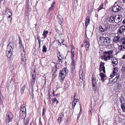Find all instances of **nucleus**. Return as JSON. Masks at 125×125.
Returning a JSON list of instances; mask_svg holds the SVG:
<instances>
[{"label":"nucleus","mask_w":125,"mask_h":125,"mask_svg":"<svg viewBox=\"0 0 125 125\" xmlns=\"http://www.w3.org/2000/svg\"><path fill=\"white\" fill-rule=\"evenodd\" d=\"M110 41L109 38L101 37L100 38L98 42L100 45L105 46L106 48H109V46L110 45L109 44Z\"/></svg>","instance_id":"nucleus-1"},{"label":"nucleus","mask_w":125,"mask_h":125,"mask_svg":"<svg viewBox=\"0 0 125 125\" xmlns=\"http://www.w3.org/2000/svg\"><path fill=\"white\" fill-rule=\"evenodd\" d=\"M112 51H109L104 52L101 56L102 59L105 61L109 60L113 57Z\"/></svg>","instance_id":"nucleus-2"},{"label":"nucleus","mask_w":125,"mask_h":125,"mask_svg":"<svg viewBox=\"0 0 125 125\" xmlns=\"http://www.w3.org/2000/svg\"><path fill=\"white\" fill-rule=\"evenodd\" d=\"M121 0H118V2H116L115 3L112 9V10L113 12H117L123 9L121 7V5H122L120 1Z\"/></svg>","instance_id":"nucleus-3"},{"label":"nucleus","mask_w":125,"mask_h":125,"mask_svg":"<svg viewBox=\"0 0 125 125\" xmlns=\"http://www.w3.org/2000/svg\"><path fill=\"white\" fill-rule=\"evenodd\" d=\"M14 46V45L13 43L10 42L7 46L6 52V55L8 57L10 58L11 57Z\"/></svg>","instance_id":"nucleus-4"},{"label":"nucleus","mask_w":125,"mask_h":125,"mask_svg":"<svg viewBox=\"0 0 125 125\" xmlns=\"http://www.w3.org/2000/svg\"><path fill=\"white\" fill-rule=\"evenodd\" d=\"M67 68H65L60 71L59 76L61 80H63L65 77L66 73Z\"/></svg>","instance_id":"nucleus-5"},{"label":"nucleus","mask_w":125,"mask_h":125,"mask_svg":"<svg viewBox=\"0 0 125 125\" xmlns=\"http://www.w3.org/2000/svg\"><path fill=\"white\" fill-rule=\"evenodd\" d=\"M51 66L53 68V69L52 70V71L53 72L52 77L55 78L56 76V72L57 69V68L56 67L57 65H56L55 63L54 62H52L51 63Z\"/></svg>","instance_id":"nucleus-6"},{"label":"nucleus","mask_w":125,"mask_h":125,"mask_svg":"<svg viewBox=\"0 0 125 125\" xmlns=\"http://www.w3.org/2000/svg\"><path fill=\"white\" fill-rule=\"evenodd\" d=\"M21 52V63L23 65H24L26 64V59L25 57V51Z\"/></svg>","instance_id":"nucleus-7"},{"label":"nucleus","mask_w":125,"mask_h":125,"mask_svg":"<svg viewBox=\"0 0 125 125\" xmlns=\"http://www.w3.org/2000/svg\"><path fill=\"white\" fill-rule=\"evenodd\" d=\"M122 17L121 15H116L115 16V22L118 23L122 20Z\"/></svg>","instance_id":"nucleus-8"},{"label":"nucleus","mask_w":125,"mask_h":125,"mask_svg":"<svg viewBox=\"0 0 125 125\" xmlns=\"http://www.w3.org/2000/svg\"><path fill=\"white\" fill-rule=\"evenodd\" d=\"M118 73V68H114V70L113 71L112 74L111 75V76L112 77H113L117 76V74L119 75V76L120 75V74L117 73Z\"/></svg>","instance_id":"nucleus-9"},{"label":"nucleus","mask_w":125,"mask_h":125,"mask_svg":"<svg viewBox=\"0 0 125 125\" xmlns=\"http://www.w3.org/2000/svg\"><path fill=\"white\" fill-rule=\"evenodd\" d=\"M112 77L110 78L109 80V82L110 83H114L117 80V79H119V75L117 74V76L115 77V78H113Z\"/></svg>","instance_id":"nucleus-10"},{"label":"nucleus","mask_w":125,"mask_h":125,"mask_svg":"<svg viewBox=\"0 0 125 125\" xmlns=\"http://www.w3.org/2000/svg\"><path fill=\"white\" fill-rule=\"evenodd\" d=\"M7 117H8L9 122V123L12 121V119L13 117L14 116L11 112H9L7 114Z\"/></svg>","instance_id":"nucleus-11"},{"label":"nucleus","mask_w":125,"mask_h":125,"mask_svg":"<svg viewBox=\"0 0 125 125\" xmlns=\"http://www.w3.org/2000/svg\"><path fill=\"white\" fill-rule=\"evenodd\" d=\"M104 63L102 62L101 63L99 66V70L100 72H101L102 70L103 71V72L105 73V67L104 66Z\"/></svg>","instance_id":"nucleus-12"},{"label":"nucleus","mask_w":125,"mask_h":125,"mask_svg":"<svg viewBox=\"0 0 125 125\" xmlns=\"http://www.w3.org/2000/svg\"><path fill=\"white\" fill-rule=\"evenodd\" d=\"M120 37L119 36H117L114 37L113 39V41L115 43H118L120 41Z\"/></svg>","instance_id":"nucleus-13"},{"label":"nucleus","mask_w":125,"mask_h":125,"mask_svg":"<svg viewBox=\"0 0 125 125\" xmlns=\"http://www.w3.org/2000/svg\"><path fill=\"white\" fill-rule=\"evenodd\" d=\"M112 63L113 64L114 66H116L118 63L117 59L116 58H115L112 60Z\"/></svg>","instance_id":"nucleus-14"},{"label":"nucleus","mask_w":125,"mask_h":125,"mask_svg":"<svg viewBox=\"0 0 125 125\" xmlns=\"http://www.w3.org/2000/svg\"><path fill=\"white\" fill-rule=\"evenodd\" d=\"M21 41L20 38L19 39V44H20V51H24V48L23 46L21 44Z\"/></svg>","instance_id":"nucleus-15"},{"label":"nucleus","mask_w":125,"mask_h":125,"mask_svg":"<svg viewBox=\"0 0 125 125\" xmlns=\"http://www.w3.org/2000/svg\"><path fill=\"white\" fill-rule=\"evenodd\" d=\"M115 17L114 15H112L110 17L109 21L110 22H115Z\"/></svg>","instance_id":"nucleus-16"},{"label":"nucleus","mask_w":125,"mask_h":125,"mask_svg":"<svg viewBox=\"0 0 125 125\" xmlns=\"http://www.w3.org/2000/svg\"><path fill=\"white\" fill-rule=\"evenodd\" d=\"M118 47L119 51H123L125 49V45H124L121 44L120 45H118Z\"/></svg>","instance_id":"nucleus-17"},{"label":"nucleus","mask_w":125,"mask_h":125,"mask_svg":"<svg viewBox=\"0 0 125 125\" xmlns=\"http://www.w3.org/2000/svg\"><path fill=\"white\" fill-rule=\"evenodd\" d=\"M20 118L21 119L25 118L26 116V112H24L23 113L22 112H20Z\"/></svg>","instance_id":"nucleus-18"},{"label":"nucleus","mask_w":125,"mask_h":125,"mask_svg":"<svg viewBox=\"0 0 125 125\" xmlns=\"http://www.w3.org/2000/svg\"><path fill=\"white\" fill-rule=\"evenodd\" d=\"M26 107L24 105H22L20 109V112H22V113L24 112H26Z\"/></svg>","instance_id":"nucleus-19"},{"label":"nucleus","mask_w":125,"mask_h":125,"mask_svg":"<svg viewBox=\"0 0 125 125\" xmlns=\"http://www.w3.org/2000/svg\"><path fill=\"white\" fill-rule=\"evenodd\" d=\"M120 99V102L122 103L121 104H125V100L123 96H121Z\"/></svg>","instance_id":"nucleus-20"},{"label":"nucleus","mask_w":125,"mask_h":125,"mask_svg":"<svg viewBox=\"0 0 125 125\" xmlns=\"http://www.w3.org/2000/svg\"><path fill=\"white\" fill-rule=\"evenodd\" d=\"M110 27V25L109 23H107L105 25V28L104 30L105 31H107L109 29Z\"/></svg>","instance_id":"nucleus-21"},{"label":"nucleus","mask_w":125,"mask_h":125,"mask_svg":"<svg viewBox=\"0 0 125 125\" xmlns=\"http://www.w3.org/2000/svg\"><path fill=\"white\" fill-rule=\"evenodd\" d=\"M119 42L121 44H122L125 45V39L121 38L120 39Z\"/></svg>","instance_id":"nucleus-22"},{"label":"nucleus","mask_w":125,"mask_h":125,"mask_svg":"<svg viewBox=\"0 0 125 125\" xmlns=\"http://www.w3.org/2000/svg\"><path fill=\"white\" fill-rule=\"evenodd\" d=\"M61 54L60 52H59L57 53V56L58 57V58L59 59V61L61 62L62 61V60L61 59V58H62Z\"/></svg>","instance_id":"nucleus-23"},{"label":"nucleus","mask_w":125,"mask_h":125,"mask_svg":"<svg viewBox=\"0 0 125 125\" xmlns=\"http://www.w3.org/2000/svg\"><path fill=\"white\" fill-rule=\"evenodd\" d=\"M71 56L72 62H76V60H75V58L74 57V54H71Z\"/></svg>","instance_id":"nucleus-24"},{"label":"nucleus","mask_w":125,"mask_h":125,"mask_svg":"<svg viewBox=\"0 0 125 125\" xmlns=\"http://www.w3.org/2000/svg\"><path fill=\"white\" fill-rule=\"evenodd\" d=\"M83 71L82 70H80L79 71V74L80 78V79H82L83 78V75H82Z\"/></svg>","instance_id":"nucleus-25"},{"label":"nucleus","mask_w":125,"mask_h":125,"mask_svg":"<svg viewBox=\"0 0 125 125\" xmlns=\"http://www.w3.org/2000/svg\"><path fill=\"white\" fill-rule=\"evenodd\" d=\"M25 88V85L23 86L21 89V94H23L24 93V91Z\"/></svg>","instance_id":"nucleus-26"},{"label":"nucleus","mask_w":125,"mask_h":125,"mask_svg":"<svg viewBox=\"0 0 125 125\" xmlns=\"http://www.w3.org/2000/svg\"><path fill=\"white\" fill-rule=\"evenodd\" d=\"M121 108V109L123 110V111L124 112H125V104H120Z\"/></svg>","instance_id":"nucleus-27"},{"label":"nucleus","mask_w":125,"mask_h":125,"mask_svg":"<svg viewBox=\"0 0 125 125\" xmlns=\"http://www.w3.org/2000/svg\"><path fill=\"white\" fill-rule=\"evenodd\" d=\"M100 75L101 80L104 81V77L105 75L103 73H100Z\"/></svg>","instance_id":"nucleus-28"},{"label":"nucleus","mask_w":125,"mask_h":125,"mask_svg":"<svg viewBox=\"0 0 125 125\" xmlns=\"http://www.w3.org/2000/svg\"><path fill=\"white\" fill-rule=\"evenodd\" d=\"M48 33V31H44L43 32V33L42 34V35L44 36V37L46 38V34Z\"/></svg>","instance_id":"nucleus-29"},{"label":"nucleus","mask_w":125,"mask_h":125,"mask_svg":"<svg viewBox=\"0 0 125 125\" xmlns=\"http://www.w3.org/2000/svg\"><path fill=\"white\" fill-rule=\"evenodd\" d=\"M71 72L72 75L73 76L74 75L76 72L75 69H71Z\"/></svg>","instance_id":"nucleus-30"},{"label":"nucleus","mask_w":125,"mask_h":125,"mask_svg":"<svg viewBox=\"0 0 125 125\" xmlns=\"http://www.w3.org/2000/svg\"><path fill=\"white\" fill-rule=\"evenodd\" d=\"M75 62H72L71 63V69H75Z\"/></svg>","instance_id":"nucleus-31"},{"label":"nucleus","mask_w":125,"mask_h":125,"mask_svg":"<svg viewBox=\"0 0 125 125\" xmlns=\"http://www.w3.org/2000/svg\"><path fill=\"white\" fill-rule=\"evenodd\" d=\"M90 21V20L89 18L87 17L86 18V27L89 24Z\"/></svg>","instance_id":"nucleus-32"},{"label":"nucleus","mask_w":125,"mask_h":125,"mask_svg":"<svg viewBox=\"0 0 125 125\" xmlns=\"http://www.w3.org/2000/svg\"><path fill=\"white\" fill-rule=\"evenodd\" d=\"M103 3H101L99 7L97 9V11L98 12L99 10H101L103 9Z\"/></svg>","instance_id":"nucleus-33"},{"label":"nucleus","mask_w":125,"mask_h":125,"mask_svg":"<svg viewBox=\"0 0 125 125\" xmlns=\"http://www.w3.org/2000/svg\"><path fill=\"white\" fill-rule=\"evenodd\" d=\"M92 85L93 86H96L97 83L96 80H92Z\"/></svg>","instance_id":"nucleus-34"},{"label":"nucleus","mask_w":125,"mask_h":125,"mask_svg":"<svg viewBox=\"0 0 125 125\" xmlns=\"http://www.w3.org/2000/svg\"><path fill=\"white\" fill-rule=\"evenodd\" d=\"M47 48L45 46V45L43 46L42 50V52H47Z\"/></svg>","instance_id":"nucleus-35"},{"label":"nucleus","mask_w":125,"mask_h":125,"mask_svg":"<svg viewBox=\"0 0 125 125\" xmlns=\"http://www.w3.org/2000/svg\"><path fill=\"white\" fill-rule=\"evenodd\" d=\"M122 30V31L124 32L125 30V26H122L119 28Z\"/></svg>","instance_id":"nucleus-36"},{"label":"nucleus","mask_w":125,"mask_h":125,"mask_svg":"<svg viewBox=\"0 0 125 125\" xmlns=\"http://www.w3.org/2000/svg\"><path fill=\"white\" fill-rule=\"evenodd\" d=\"M78 95L77 94H75L74 95V100L73 101V103H75L76 104L77 102H76L75 100L76 99V97L77 95Z\"/></svg>","instance_id":"nucleus-37"},{"label":"nucleus","mask_w":125,"mask_h":125,"mask_svg":"<svg viewBox=\"0 0 125 125\" xmlns=\"http://www.w3.org/2000/svg\"><path fill=\"white\" fill-rule=\"evenodd\" d=\"M36 76L35 71L33 72V73L32 74V79H36Z\"/></svg>","instance_id":"nucleus-38"},{"label":"nucleus","mask_w":125,"mask_h":125,"mask_svg":"<svg viewBox=\"0 0 125 125\" xmlns=\"http://www.w3.org/2000/svg\"><path fill=\"white\" fill-rule=\"evenodd\" d=\"M64 114L63 112L60 113L59 114V117L61 118H62L64 117Z\"/></svg>","instance_id":"nucleus-39"},{"label":"nucleus","mask_w":125,"mask_h":125,"mask_svg":"<svg viewBox=\"0 0 125 125\" xmlns=\"http://www.w3.org/2000/svg\"><path fill=\"white\" fill-rule=\"evenodd\" d=\"M121 30L119 28L118 31L117 33L119 35H120L122 33L124 32L123 31H122V30Z\"/></svg>","instance_id":"nucleus-40"},{"label":"nucleus","mask_w":125,"mask_h":125,"mask_svg":"<svg viewBox=\"0 0 125 125\" xmlns=\"http://www.w3.org/2000/svg\"><path fill=\"white\" fill-rule=\"evenodd\" d=\"M35 79H32L31 80V84L32 85H33L35 82Z\"/></svg>","instance_id":"nucleus-41"},{"label":"nucleus","mask_w":125,"mask_h":125,"mask_svg":"<svg viewBox=\"0 0 125 125\" xmlns=\"http://www.w3.org/2000/svg\"><path fill=\"white\" fill-rule=\"evenodd\" d=\"M54 8L55 7H51L49 8V10H48V12H50L51 11L54 10Z\"/></svg>","instance_id":"nucleus-42"},{"label":"nucleus","mask_w":125,"mask_h":125,"mask_svg":"<svg viewBox=\"0 0 125 125\" xmlns=\"http://www.w3.org/2000/svg\"><path fill=\"white\" fill-rule=\"evenodd\" d=\"M99 28L100 31H101L102 32H103L104 31H105V30H104V29H103L101 26H100Z\"/></svg>","instance_id":"nucleus-43"},{"label":"nucleus","mask_w":125,"mask_h":125,"mask_svg":"<svg viewBox=\"0 0 125 125\" xmlns=\"http://www.w3.org/2000/svg\"><path fill=\"white\" fill-rule=\"evenodd\" d=\"M86 40L85 39H84V41L83 44H82L81 45V47H83L84 45L85 46H86Z\"/></svg>","instance_id":"nucleus-44"},{"label":"nucleus","mask_w":125,"mask_h":125,"mask_svg":"<svg viewBox=\"0 0 125 125\" xmlns=\"http://www.w3.org/2000/svg\"><path fill=\"white\" fill-rule=\"evenodd\" d=\"M11 15H12L10 14V15H9L8 16V21H11V20L12 19V18H10L11 16Z\"/></svg>","instance_id":"nucleus-45"},{"label":"nucleus","mask_w":125,"mask_h":125,"mask_svg":"<svg viewBox=\"0 0 125 125\" xmlns=\"http://www.w3.org/2000/svg\"><path fill=\"white\" fill-rule=\"evenodd\" d=\"M62 118L60 117H59L57 119V121L59 123H60L61 122L62 120Z\"/></svg>","instance_id":"nucleus-46"},{"label":"nucleus","mask_w":125,"mask_h":125,"mask_svg":"<svg viewBox=\"0 0 125 125\" xmlns=\"http://www.w3.org/2000/svg\"><path fill=\"white\" fill-rule=\"evenodd\" d=\"M96 76L94 75H93L92 78V80H96Z\"/></svg>","instance_id":"nucleus-47"},{"label":"nucleus","mask_w":125,"mask_h":125,"mask_svg":"<svg viewBox=\"0 0 125 125\" xmlns=\"http://www.w3.org/2000/svg\"><path fill=\"white\" fill-rule=\"evenodd\" d=\"M75 50L74 49L72 48L71 52V54H74Z\"/></svg>","instance_id":"nucleus-48"},{"label":"nucleus","mask_w":125,"mask_h":125,"mask_svg":"<svg viewBox=\"0 0 125 125\" xmlns=\"http://www.w3.org/2000/svg\"><path fill=\"white\" fill-rule=\"evenodd\" d=\"M57 97H56L55 98H53L52 101L53 103H55L56 101L57 100Z\"/></svg>","instance_id":"nucleus-49"},{"label":"nucleus","mask_w":125,"mask_h":125,"mask_svg":"<svg viewBox=\"0 0 125 125\" xmlns=\"http://www.w3.org/2000/svg\"><path fill=\"white\" fill-rule=\"evenodd\" d=\"M7 12V14L9 15H12L11 13L9 10H6V13Z\"/></svg>","instance_id":"nucleus-50"},{"label":"nucleus","mask_w":125,"mask_h":125,"mask_svg":"<svg viewBox=\"0 0 125 125\" xmlns=\"http://www.w3.org/2000/svg\"><path fill=\"white\" fill-rule=\"evenodd\" d=\"M90 43L88 41H86V47L88 48L89 47Z\"/></svg>","instance_id":"nucleus-51"},{"label":"nucleus","mask_w":125,"mask_h":125,"mask_svg":"<svg viewBox=\"0 0 125 125\" xmlns=\"http://www.w3.org/2000/svg\"><path fill=\"white\" fill-rule=\"evenodd\" d=\"M29 6L28 3H26V8L28 10L29 8Z\"/></svg>","instance_id":"nucleus-52"},{"label":"nucleus","mask_w":125,"mask_h":125,"mask_svg":"<svg viewBox=\"0 0 125 125\" xmlns=\"http://www.w3.org/2000/svg\"><path fill=\"white\" fill-rule=\"evenodd\" d=\"M76 104L75 103H72V108L74 109V108L75 106V105Z\"/></svg>","instance_id":"nucleus-53"},{"label":"nucleus","mask_w":125,"mask_h":125,"mask_svg":"<svg viewBox=\"0 0 125 125\" xmlns=\"http://www.w3.org/2000/svg\"><path fill=\"white\" fill-rule=\"evenodd\" d=\"M30 125H37L36 123L31 122L30 123Z\"/></svg>","instance_id":"nucleus-54"},{"label":"nucleus","mask_w":125,"mask_h":125,"mask_svg":"<svg viewBox=\"0 0 125 125\" xmlns=\"http://www.w3.org/2000/svg\"><path fill=\"white\" fill-rule=\"evenodd\" d=\"M92 87L93 89L94 90V91H96L97 89L96 87V86H92Z\"/></svg>","instance_id":"nucleus-55"},{"label":"nucleus","mask_w":125,"mask_h":125,"mask_svg":"<svg viewBox=\"0 0 125 125\" xmlns=\"http://www.w3.org/2000/svg\"><path fill=\"white\" fill-rule=\"evenodd\" d=\"M55 3V2H53L52 3V4L51 5V7H55L54 6V5Z\"/></svg>","instance_id":"nucleus-56"},{"label":"nucleus","mask_w":125,"mask_h":125,"mask_svg":"<svg viewBox=\"0 0 125 125\" xmlns=\"http://www.w3.org/2000/svg\"><path fill=\"white\" fill-rule=\"evenodd\" d=\"M45 108H44V107L43 108V111L42 113V116H44V112H45Z\"/></svg>","instance_id":"nucleus-57"},{"label":"nucleus","mask_w":125,"mask_h":125,"mask_svg":"<svg viewBox=\"0 0 125 125\" xmlns=\"http://www.w3.org/2000/svg\"><path fill=\"white\" fill-rule=\"evenodd\" d=\"M1 92L0 91V103L1 102V100L2 99H1V98L2 97H3V96H1Z\"/></svg>","instance_id":"nucleus-58"},{"label":"nucleus","mask_w":125,"mask_h":125,"mask_svg":"<svg viewBox=\"0 0 125 125\" xmlns=\"http://www.w3.org/2000/svg\"><path fill=\"white\" fill-rule=\"evenodd\" d=\"M39 125H42V122L40 119L39 120Z\"/></svg>","instance_id":"nucleus-59"},{"label":"nucleus","mask_w":125,"mask_h":125,"mask_svg":"<svg viewBox=\"0 0 125 125\" xmlns=\"http://www.w3.org/2000/svg\"><path fill=\"white\" fill-rule=\"evenodd\" d=\"M121 3L122 4H123V3H125V0H121V1H120Z\"/></svg>","instance_id":"nucleus-60"},{"label":"nucleus","mask_w":125,"mask_h":125,"mask_svg":"<svg viewBox=\"0 0 125 125\" xmlns=\"http://www.w3.org/2000/svg\"><path fill=\"white\" fill-rule=\"evenodd\" d=\"M81 112H82V110L81 109V107H80V112L78 114V118L79 117V116L80 115V113Z\"/></svg>","instance_id":"nucleus-61"},{"label":"nucleus","mask_w":125,"mask_h":125,"mask_svg":"<svg viewBox=\"0 0 125 125\" xmlns=\"http://www.w3.org/2000/svg\"><path fill=\"white\" fill-rule=\"evenodd\" d=\"M125 69V67L123 66L122 67V71H124Z\"/></svg>","instance_id":"nucleus-62"},{"label":"nucleus","mask_w":125,"mask_h":125,"mask_svg":"<svg viewBox=\"0 0 125 125\" xmlns=\"http://www.w3.org/2000/svg\"><path fill=\"white\" fill-rule=\"evenodd\" d=\"M123 23L124 24H125V19L123 21Z\"/></svg>","instance_id":"nucleus-63"},{"label":"nucleus","mask_w":125,"mask_h":125,"mask_svg":"<svg viewBox=\"0 0 125 125\" xmlns=\"http://www.w3.org/2000/svg\"><path fill=\"white\" fill-rule=\"evenodd\" d=\"M122 58L123 59H124L125 58V54L123 56Z\"/></svg>","instance_id":"nucleus-64"}]
</instances>
